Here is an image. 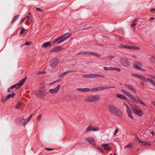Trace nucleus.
I'll return each mask as SVG.
<instances>
[{
  "mask_svg": "<svg viewBox=\"0 0 155 155\" xmlns=\"http://www.w3.org/2000/svg\"><path fill=\"white\" fill-rule=\"evenodd\" d=\"M155 19V18L154 17H151L150 18V20H153Z\"/></svg>",
  "mask_w": 155,
  "mask_h": 155,
  "instance_id": "obj_63",
  "label": "nucleus"
},
{
  "mask_svg": "<svg viewBox=\"0 0 155 155\" xmlns=\"http://www.w3.org/2000/svg\"><path fill=\"white\" fill-rule=\"evenodd\" d=\"M133 65L134 68L137 69L145 71V70L141 68L142 64L140 61H134L133 62Z\"/></svg>",
  "mask_w": 155,
  "mask_h": 155,
  "instance_id": "obj_8",
  "label": "nucleus"
},
{
  "mask_svg": "<svg viewBox=\"0 0 155 155\" xmlns=\"http://www.w3.org/2000/svg\"><path fill=\"white\" fill-rule=\"evenodd\" d=\"M15 95V94L14 93H12V94H8L6 96V97L5 98V100L9 99L11 97H13Z\"/></svg>",
  "mask_w": 155,
  "mask_h": 155,
  "instance_id": "obj_26",
  "label": "nucleus"
},
{
  "mask_svg": "<svg viewBox=\"0 0 155 155\" xmlns=\"http://www.w3.org/2000/svg\"><path fill=\"white\" fill-rule=\"evenodd\" d=\"M137 19H135L134 21H133L131 24V26L132 27H134L135 25H137V23H136Z\"/></svg>",
  "mask_w": 155,
  "mask_h": 155,
  "instance_id": "obj_32",
  "label": "nucleus"
},
{
  "mask_svg": "<svg viewBox=\"0 0 155 155\" xmlns=\"http://www.w3.org/2000/svg\"><path fill=\"white\" fill-rule=\"evenodd\" d=\"M97 91L105 90V87H97Z\"/></svg>",
  "mask_w": 155,
  "mask_h": 155,
  "instance_id": "obj_29",
  "label": "nucleus"
},
{
  "mask_svg": "<svg viewBox=\"0 0 155 155\" xmlns=\"http://www.w3.org/2000/svg\"><path fill=\"white\" fill-rule=\"evenodd\" d=\"M25 18L26 19H27L26 22L28 24L30 25L32 22V18L28 15H27Z\"/></svg>",
  "mask_w": 155,
  "mask_h": 155,
  "instance_id": "obj_23",
  "label": "nucleus"
},
{
  "mask_svg": "<svg viewBox=\"0 0 155 155\" xmlns=\"http://www.w3.org/2000/svg\"><path fill=\"white\" fill-rule=\"evenodd\" d=\"M60 60L58 58H55L51 59L49 62V64L52 69L55 70Z\"/></svg>",
  "mask_w": 155,
  "mask_h": 155,
  "instance_id": "obj_5",
  "label": "nucleus"
},
{
  "mask_svg": "<svg viewBox=\"0 0 155 155\" xmlns=\"http://www.w3.org/2000/svg\"><path fill=\"white\" fill-rule=\"evenodd\" d=\"M26 19V18H23L21 21V23L23 22Z\"/></svg>",
  "mask_w": 155,
  "mask_h": 155,
  "instance_id": "obj_59",
  "label": "nucleus"
},
{
  "mask_svg": "<svg viewBox=\"0 0 155 155\" xmlns=\"http://www.w3.org/2000/svg\"><path fill=\"white\" fill-rule=\"evenodd\" d=\"M99 130V128L98 127H92V130L93 131H97Z\"/></svg>",
  "mask_w": 155,
  "mask_h": 155,
  "instance_id": "obj_35",
  "label": "nucleus"
},
{
  "mask_svg": "<svg viewBox=\"0 0 155 155\" xmlns=\"http://www.w3.org/2000/svg\"><path fill=\"white\" fill-rule=\"evenodd\" d=\"M109 144H103L102 145V146L104 147V149L105 150H111L112 149L111 148L108 146Z\"/></svg>",
  "mask_w": 155,
  "mask_h": 155,
  "instance_id": "obj_20",
  "label": "nucleus"
},
{
  "mask_svg": "<svg viewBox=\"0 0 155 155\" xmlns=\"http://www.w3.org/2000/svg\"><path fill=\"white\" fill-rule=\"evenodd\" d=\"M25 31V28H22L21 29V31L20 32V34L21 35L22 34L24 33V32Z\"/></svg>",
  "mask_w": 155,
  "mask_h": 155,
  "instance_id": "obj_46",
  "label": "nucleus"
},
{
  "mask_svg": "<svg viewBox=\"0 0 155 155\" xmlns=\"http://www.w3.org/2000/svg\"><path fill=\"white\" fill-rule=\"evenodd\" d=\"M121 91L125 94L126 95L127 93L128 92L127 91L125 90H124L123 89H121Z\"/></svg>",
  "mask_w": 155,
  "mask_h": 155,
  "instance_id": "obj_44",
  "label": "nucleus"
},
{
  "mask_svg": "<svg viewBox=\"0 0 155 155\" xmlns=\"http://www.w3.org/2000/svg\"><path fill=\"white\" fill-rule=\"evenodd\" d=\"M85 140L89 143L91 144L94 146L96 145L95 141L93 137H89L86 138Z\"/></svg>",
  "mask_w": 155,
  "mask_h": 155,
  "instance_id": "obj_11",
  "label": "nucleus"
},
{
  "mask_svg": "<svg viewBox=\"0 0 155 155\" xmlns=\"http://www.w3.org/2000/svg\"><path fill=\"white\" fill-rule=\"evenodd\" d=\"M57 82H58L57 81H54L53 82H51V83H49V84L50 85H52L53 84H54L55 83H56Z\"/></svg>",
  "mask_w": 155,
  "mask_h": 155,
  "instance_id": "obj_52",
  "label": "nucleus"
},
{
  "mask_svg": "<svg viewBox=\"0 0 155 155\" xmlns=\"http://www.w3.org/2000/svg\"><path fill=\"white\" fill-rule=\"evenodd\" d=\"M131 107L134 113L136 115L139 116H141L143 115L142 110L137 105H131Z\"/></svg>",
  "mask_w": 155,
  "mask_h": 155,
  "instance_id": "obj_3",
  "label": "nucleus"
},
{
  "mask_svg": "<svg viewBox=\"0 0 155 155\" xmlns=\"http://www.w3.org/2000/svg\"><path fill=\"white\" fill-rule=\"evenodd\" d=\"M146 81L150 82L153 85L155 86V81L150 78H147Z\"/></svg>",
  "mask_w": 155,
  "mask_h": 155,
  "instance_id": "obj_25",
  "label": "nucleus"
},
{
  "mask_svg": "<svg viewBox=\"0 0 155 155\" xmlns=\"http://www.w3.org/2000/svg\"><path fill=\"white\" fill-rule=\"evenodd\" d=\"M18 86V85H17V84H15V85H13L12 86H11V87H10V89H12L14 88H15V87H17V86Z\"/></svg>",
  "mask_w": 155,
  "mask_h": 155,
  "instance_id": "obj_47",
  "label": "nucleus"
},
{
  "mask_svg": "<svg viewBox=\"0 0 155 155\" xmlns=\"http://www.w3.org/2000/svg\"><path fill=\"white\" fill-rule=\"evenodd\" d=\"M127 110V114L129 117L130 118L132 119H133L134 117H133L132 115V112L130 110V108L129 109Z\"/></svg>",
  "mask_w": 155,
  "mask_h": 155,
  "instance_id": "obj_22",
  "label": "nucleus"
},
{
  "mask_svg": "<svg viewBox=\"0 0 155 155\" xmlns=\"http://www.w3.org/2000/svg\"><path fill=\"white\" fill-rule=\"evenodd\" d=\"M131 47V50H140V48L136 46H132Z\"/></svg>",
  "mask_w": 155,
  "mask_h": 155,
  "instance_id": "obj_31",
  "label": "nucleus"
},
{
  "mask_svg": "<svg viewBox=\"0 0 155 155\" xmlns=\"http://www.w3.org/2000/svg\"><path fill=\"white\" fill-rule=\"evenodd\" d=\"M40 90H43L45 89L44 88V85L43 83H41L40 85Z\"/></svg>",
  "mask_w": 155,
  "mask_h": 155,
  "instance_id": "obj_38",
  "label": "nucleus"
},
{
  "mask_svg": "<svg viewBox=\"0 0 155 155\" xmlns=\"http://www.w3.org/2000/svg\"><path fill=\"white\" fill-rule=\"evenodd\" d=\"M116 96L117 97L120 98L121 99L124 100H127V97L124 95L120 94H116Z\"/></svg>",
  "mask_w": 155,
  "mask_h": 155,
  "instance_id": "obj_19",
  "label": "nucleus"
},
{
  "mask_svg": "<svg viewBox=\"0 0 155 155\" xmlns=\"http://www.w3.org/2000/svg\"><path fill=\"white\" fill-rule=\"evenodd\" d=\"M64 49L61 46H59L54 47L51 50V51L52 52H59Z\"/></svg>",
  "mask_w": 155,
  "mask_h": 155,
  "instance_id": "obj_10",
  "label": "nucleus"
},
{
  "mask_svg": "<svg viewBox=\"0 0 155 155\" xmlns=\"http://www.w3.org/2000/svg\"><path fill=\"white\" fill-rule=\"evenodd\" d=\"M45 73V72H41V71H39V73L38 74H44Z\"/></svg>",
  "mask_w": 155,
  "mask_h": 155,
  "instance_id": "obj_60",
  "label": "nucleus"
},
{
  "mask_svg": "<svg viewBox=\"0 0 155 155\" xmlns=\"http://www.w3.org/2000/svg\"><path fill=\"white\" fill-rule=\"evenodd\" d=\"M125 86L127 87L128 88L130 89V90L134 92L135 93H137L136 91L134 88H133V86L132 85H128V84H126L125 85Z\"/></svg>",
  "mask_w": 155,
  "mask_h": 155,
  "instance_id": "obj_21",
  "label": "nucleus"
},
{
  "mask_svg": "<svg viewBox=\"0 0 155 155\" xmlns=\"http://www.w3.org/2000/svg\"><path fill=\"white\" fill-rule=\"evenodd\" d=\"M126 95L130 98L135 103H137L138 102H139L140 104H142L143 106H146V104L143 102L139 97H135L134 96L132 95L130 93L128 92L127 93Z\"/></svg>",
  "mask_w": 155,
  "mask_h": 155,
  "instance_id": "obj_4",
  "label": "nucleus"
},
{
  "mask_svg": "<svg viewBox=\"0 0 155 155\" xmlns=\"http://www.w3.org/2000/svg\"><path fill=\"white\" fill-rule=\"evenodd\" d=\"M97 75H98V76H96V78L97 77H104L103 76H102V75H99V74H97Z\"/></svg>",
  "mask_w": 155,
  "mask_h": 155,
  "instance_id": "obj_58",
  "label": "nucleus"
},
{
  "mask_svg": "<svg viewBox=\"0 0 155 155\" xmlns=\"http://www.w3.org/2000/svg\"><path fill=\"white\" fill-rule=\"evenodd\" d=\"M108 109L112 114L119 117L122 115L121 111L113 105L108 106Z\"/></svg>",
  "mask_w": 155,
  "mask_h": 155,
  "instance_id": "obj_1",
  "label": "nucleus"
},
{
  "mask_svg": "<svg viewBox=\"0 0 155 155\" xmlns=\"http://www.w3.org/2000/svg\"><path fill=\"white\" fill-rule=\"evenodd\" d=\"M124 46L125 45L122 44H120L119 45V47L120 48H124Z\"/></svg>",
  "mask_w": 155,
  "mask_h": 155,
  "instance_id": "obj_55",
  "label": "nucleus"
},
{
  "mask_svg": "<svg viewBox=\"0 0 155 155\" xmlns=\"http://www.w3.org/2000/svg\"><path fill=\"white\" fill-rule=\"evenodd\" d=\"M123 105L125 106L126 107L127 110L130 108L129 106L126 103H124Z\"/></svg>",
  "mask_w": 155,
  "mask_h": 155,
  "instance_id": "obj_45",
  "label": "nucleus"
},
{
  "mask_svg": "<svg viewBox=\"0 0 155 155\" xmlns=\"http://www.w3.org/2000/svg\"><path fill=\"white\" fill-rule=\"evenodd\" d=\"M97 76V74H90L83 75V77L85 78H96Z\"/></svg>",
  "mask_w": 155,
  "mask_h": 155,
  "instance_id": "obj_15",
  "label": "nucleus"
},
{
  "mask_svg": "<svg viewBox=\"0 0 155 155\" xmlns=\"http://www.w3.org/2000/svg\"><path fill=\"white\" fill-rule=\"evenodd\" d=\"M19 17V16L18 15H15V17L13 18L12 21V23H13L14 22H15V21L16 20H17L18 19Z\"/></svg>",
  "mask_w": 155,
  "mask_h": 155,
  "instance_id": "obj_30",
  "label": "nucleus"
},
{
  "mask_svg": "<svg viewBox=\"0 0 155 155\" xmlns=\"http://www.w3.org/2000/svg\"><path fill=\"white\" fill-rule=\"evenodd\" d=\"M101 99L99 95H91L87 96L85 98V101L88 102H94L99 101Z\"/></svg>",
  "mask_w": 155,
  "mask_h": 155,
  "instance_id": "obj_2",
  "label": "nucleus"
},
{
  "mask_svg": "<svg viewBox=\"0 0 155 155\" xmlns=\"http://www.w3.org/2000/svg\"><path fill=\"white\" fill-rule=\"evenodd\" d=\"M91 130H92V127H91V125H90L87 128V129L86 130V132H89Z\"/></svg>",
  "mask_w": 155,
  "mask_h": 155,
  "instance_id": "obj_34",
  "label": "nucleus"
},
{
  "mask_svg": "<svg viewBox=\"0 0 155 155\" xmlns=\"http://www.w3.org/2000/svg\"><path fill=\"white\" fill-rule=\"evenodd\" d=\"M41 114L39 115L37 119L38 121L41 120Z\"/></svg>",
  "mask_w": 155,
  "mask_h": 155,
  "instance_id": "obj_51",
  "label": "nucleus"
},
{
  "mask_svg": "<svg viewBox=\"0 0 155 155\" xmlns=\"http://www.w3.org/2000/svg\"><path fill=\"white\" fill-rule=\"evenodd\" d=\"M111 70L116 71L120 72L121 71V69L119 68L112 67H111Z\"/></svg>",
  "mask_w": 155,
  "mask_h": 155,
  "instance_id": "obj_33",
  "label": "nucleus"
},
{
  "mask_svg": "<svg viewBox=\"0 0 155 155\" xmlns=\"http://www.w3.org/2000/svg\"><path fill=\"white\" fill-rule=\"evenodd\" d=\"M23 119H24L23 117H21L20 118V120H21V122L23 123V122H26V121H25Z\"/></svg>",
  "mask_w": 155,
  "mask_h": 155,
  "instance_id": "obj_53",
  "label": "nucleus"
},
{
  "mask_svg": "<svg viewBox=\"0 0 155 155\" xmlns=\"http://www.w3.org/2000/svg\"><path fill=\"white\" fill-rule=\"evenodd\" d=\"M80 54H85L86 55H92L94 56L97 57H100L101 55L97 54V53L95 52H90L89 51H81L77 54V55H80Z\"/></svg>",
  "mask_w": 155,
  "mask_h": 155,
  "instance_id": "obj_6",
  "label": "nucleus"
},
{
  "mask_svg": "<svg viewBox=\"0 0 155 155\" xmlns=\"http://www.w3.org/2000/svg\"><path fill=\"white\" fill-rule=\"evenodd\" d=\"M131 47H132V46L126 45H125L124 48H126L128 49L131 50V48H132Z\"/></svg>",
  "mask_w": 155,
  "mask_h": 155,
  "instance_id": "obj_41",
  "label": "nucleus"
},
{
  "mask_svg": "<svg viewBox=\"0 0 155 155\" xmlns=\"http://www.w3.org/2000/svg\"><path fill=\"white\" fill-rule=\"evenodd\" d=\"M137 138L138 141L140 143V144L142 146H147L151 145V143L149 142L141 141L139 139L138 137H137Z\"/></svg>",
  "mask_w": 155,
  "mask_h": 155,
  "instance_id": "obj_14",
  "label": "nucleus"
},
{
  "mask_svg": "<svg viewBox=\"0 0 155 155\" xmlns=\"http://www.w3.org/2000/svg\"><path fill=\"white\" fill-rule=\"evenodd\" d=\"M32 43L31 42V41H29V42H26L23 45H31Z\"/></svg>",
  "mask_w": 155,
  "mask_h": 155,
  "instance_id": "obj_43",
  "label": "nucleus"
},
{
  "mask_svg": "<svg viewBox=\"0 0 155 155\" xmlns=\"http://www.w3.org/2000/svg\"><path fill=\"white\" fill-rule=\"evenodd\" d=\"M36 9L37 10L39 11H40L41 12L42 11L39 8H37Z\"/></svg>",
  "mask_w": 155,
  "mask_h": 155,
  "instance_id": "obj_61",
  "label": "nucleus"
},
{
  "mask_svg": "<svg viewBox=\"0 0 155 155\" xmlns=\"http://www.w3.org/2000/svg\"><path fill=\"white\" fill-rule=\"evenodd\" d=\"M120 63L125 66H128L130 65V62L127 58H122L120 61Z\"/></svg>",
  "mask_w": 155,
  "mask_h": 155,
  "instance_id": "obj_9",
  "label": "nucleus"
},
{
  "mask_svg": "<svg viewBox=\"0 0 155 155\" xmlns=\"http://www.w3.org/2000/svg\"><path fill=\"white\" fill-rule=\"evenodd\" d=\"M32 115L33 114H31V115L27 119H23L24 120H25V121H26V122H23V123L24 124V125L27 124L28 123V122L29 121L30 119L32 117Z\"/></svg>",
  "mask_w": 155,
  "mask_h": 155,
  "instance_id": "obj_24",
  "label": "nucleus"
},
{
  "mask_svg": "<svg viewBox=\"0 0 155 155\" xmlns=\"http://www.w3.org/2000/svg\"><path fill=\"white\" fill-rule=\"evenodd\" d=\"M51 45V43L50 42L48 41L45 43L43 45V46L45 47H47L50 46Z\"/></svg>",
  "mask_w": 155,
  "mask_h": 155,
  "instance_id": "obj_28",
  "label": "nucleus"
},
{
  "mask_svg": "<svg viewBox=\"0 0 155 155\" xmlns=\"http://www.w3.org/2000/svg\"><path fill=\"white\" fill-rule=\"evenodd\" d=\"M98 149L102 153H104V151L103 150L102 148H98Z\"/></svg>",
  "mask_w": 155,
  "mask_h": 155,
  "instance_id": "obj_49",
  "label": "nucleus"
},
{
  "mask_svg": "<svg viewBox=\"0 0 155 155\" xmlns=\"http://www.w3.org/2000/svg\"><path fill=\"white\" fill-rule=\"evenodd\" d=\"M58 38L54 41L53 43H55L57 42H58Z\"/></svg>",
  "mask_w": 155,
  "mask_h": 155,
  "instance_id": "obj_54",
  "label": "nucleus"
},
{
  "mask_svg": "<svg viewBox=\"0 0 155 155\" xmlns=\"http://www.w3.org/2000/svg\"><path fill=\"white\" fill-rule=\"evenodd\" d=\"M71 35V33L68 34L66 33L61 36L58 37V42H57V43H59L64 41L65 40L69 38Z\"/></svg>",
  "mask_w": 155,
  "mask_h": 155,
  "instance_id": "obj_7",
  "label": "nucleus"
},
{
  "mask_svg": "<svg viewBox=\"0 0 155 155\" xmlns=\"http://www.w3.org/2000/svg\"><path fill=\"white\" fill-rule=\"evenodd\" d=\"M118 129L117 128L116 129V130H115V131H114V135H116V134H117V132H118Z\"/></svg>",
  "mask_w": 155,
  "mask_h": 155,
  "instance_id": "obj_50",
  "label": "nucleus"
},
{
  "mask_svg": "<svg viewBox=\"0 0 155 155\" xmlns=\"http://www.w3.org/2000/svg\"><path fill=\"white\" fill-rule=\"evenodd\" d=\"M76 90L77 91H80L83 92H89L90 91V89L89 88H78Z\"/></svg>",
  "mask_w": 155,
  "mask_h": 155,
  "instance_id": "obj_17",
  "label": "nucleus"
},
{
  "mask_svg": "<svg viewBox=\"0 0 155 155\" xmlns=\"http://www.w3.org/2000/svg\"><path fill=\"white\" fill-rule=\"evenodd\" d=\"M21 104V102L20 101H18L15 106V108L16 109H18L20 107Z\"/></svg>",
  "mask_w": 155,
  "mask_h": 155,
  "instance_id": "obj_27",
  "label": "nucleus"
},
{
  "mask_svg": "<svg viewBox=\"0 0 155 155\" xmlns=\"http://www.w3.org/2000/svg\"><path fill=\"white\" fill-rule=\"evenodd\" d=\"M60 85H58L55 89H49V92L52 94H54L58 92V91L60 90Z\"/></svg>",
  "mask_w": 155,
  "mask_h": 155,
  "instance_id": "obj_12",
  "label": "nucleus"
},
{
  "mask_svg": "<svg viewBox=\"0 0 155 155\" xmlns=\"http://www.w3.org/2000/svg\"><path fill=\"white\" fill-rule=\"evenodd\" d=\"M132 75L134 76L137 77L138 78H139L145 81H146L147 80L146 78L140 75L137 74H133Z\"/></svg>",
  "mask_w": 155,
  "mask_h": 155,
  "instance_id": "obj_16",
  "label": "nucleus"
},
{
  "mask_svg": "<svg viewBox=\"0 0 155 155\" xmlns=\"http://www.w3.org/2000/svg\"><path fill=\"white\" fill-rule=\"evenodd\" d=\"M38 92H39V94L40 95L43 96H45L48 93L47 90L45 89L43 90L41 89Z\"/></svg>",
  "mask_w": 155,
  "mask_h": 155,
  "instance_id": "obj_18",
  "label": "nucleus"
},
{
  "mask_svg": "<svg viewBox=\"0 0 155 155\" xmlns=\"http://www.w3.org/2000/svg\"><path fill=\"white\" fill-rule=\"evenodd\" d=\"M133 147V143H130L125 147V148H132Z\"/></svg>",
  "mask_w": 155,
  "mask_h": 155,
  "instance_id": "obj_36",
  "label": "nucleus"
},
{
  "mask_svg": "<svg viewBox=\"0 0 155 155\" xmlns=\"http://www.w3.org/2000/svg\"><path fill=\"white\" fill-rule=\"evenodd\" d=\"M114 56H109L106 57L107 59H110L114 58Z\"/></svg>",
  "mask_w": 155,
  "mask_h": 155,
  "instance_id": "obj_42",
  "label": "nucleus"
},
{
  "mask_svg": "<svg viewBox=\"0 0 155 155\" xmlns=\"http://www.w3.org/2000/svg\"><path fill=\"white\" fill-rule=\"evenodd\" d=\"M46 150H54V149L52 148H46Z\"/></svg>",
  "mask_w": 155,
  "mask_h": 155,
  "instance_id": "obj_57",
  "label": "nucleus"
},
{
  "mask_svg": "<svg viewBox=\"0 0 155 155\" xmlns=\"http://www.w3.org/2000/svg\"><path fill=\"white\" fill-rule=\"evenodd\" d=\"M150 11H155V8H151L150 9Z\"/></svg>",
  "mask_w": 155,
  "mask_h": 155,
  "instance_id": "obj_62",
  "label": "nucleus"
},
{
  "mask_svg": "<svg viewBox=\"0 0 155 155\" xmlns=\"http://www.w3.org/2000/svg\"><path fill=\"white\" fill-rule=\"evenodd\" d=\"M150 133L153 135H154V133L153 131L151 132Z\"/></svg>",
  "mask_w": 155,
  "mask_h": 155,
  "instance_id": "obj_64",
  "label": "nucleus"
},
{
  "mask_svg": "<svg viewBox=\"0 0 155 155\" xmlns=\"http://www.w3.org/2000/svg\"><path fill=\"white\" fill-rule=\"evenodd\" d=\"M115 87H114L113 86H108V87H105V90L107 89H108L112 88H114Z\"/></svg>",
  "mask_w": 155,
  "mask_h": 155,
  "instance_id": "obj_48",
  "label": "nucleus"
},
{
  "mask_svg": "<svg viewBox=\"0 0 155 155\" xmlns=\"http://www.w3.org/2000/svg\"><path fill=\"white\" fill-rule=\"evenodd\" d=\"M75 71H72V70L68 71H67V74L69 73H71V72H74Z\"/></svg>",
  "mask_w": 155,
  "mask_h": 155,
  "instance_id": "obj_56",
  "label": "nucleus"
},
{
  "mask_svg": "<svg viewBox=\"0 0 155 155\" xmlns=\"http://www.w3.org/2000/svg\"><path fill=\"white\" fill-rule=\"evenodd\" d=\"M103 69L105 70H111V67H104Z\"/></svg>",
  "mask_w": 155,
  "mask_h": 155,
  "instance_id": "obj_37",
  "label": "nucleus"
},
{
  "mask_svg": "<svg viewBox=\"0 0 155 155\" xmlns=\"http://www.w3.org/2000/svg\"><path fill=\"white\" fill-rule=\"evenodd\" d=\"M67 74V71L63 73H62L60 75V77H63L66 74Z\"/></svg>",
  "mask_w": 155,
  "mask_h": 155,
  "instance_id": "obj_39",
  "label": "nucleus"
},
{
  "mask_svg": "<svg viewBox=\"0 0 155 155\" xmlns=\"http://www.w3.org/2000/svg\"><path fill=\"white\" fill-rule=\"evenodd\" d=\"M91 91L92 92H95L97 91V87H94L90 89V91Z\"/></svg>",
  "mask_w": 155,
  "mask_h": 155,
  "instance_id": "obj_40",
  "label": "nucleus"
},
{
  "mask_svg": "<svg viewBox=\"0 0 155 155\" xmlns=\"http://www.w3.org/2000/svg\"><path fill=\"white\" fill-rule=\"evenodd\" d=\"M27 78L26 77H25L24 78L20 81L17 84L18 86L16 87L17 89H19L20 88V87L23 84L24 82L26 81Z\"/></svg>",
  "mask_w": 155,
  "mask_h": 155,
  "instance_id": "obj_13",
  "label": "nucleus"
}]
</instances>
